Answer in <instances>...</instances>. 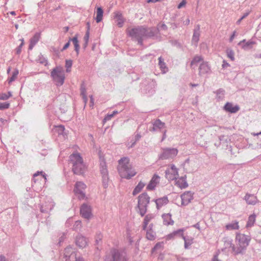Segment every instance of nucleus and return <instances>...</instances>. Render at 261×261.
<instances>
[{"label":"nucleus","instance_id":"9d476101","mask_svg":"<svg viewBox=\"0 0 261 261\" xmlns=\"http://www.w3.org/2000/svg\"><path fill=\"white\" fill-rule=\"evenodd\" d=\"M86 187V185L82 181H77L75 184L74 192L79 199H83L85 197L84 192Z\"/></svg>","mask_w":261,"mask_h":261},{"label":"nucleus","instance_id":"6ab92c4d","mask_svg":"<svg viewBox=\"0 0 261 261\" xmlns=\"http://www.w3.org/2000/svg\"><path fill=\"white\" fill-rule=\"evenodd\" d=\"M54 204L51 201L45 202L40 207V212L42 213H48L54 208Z\"/></svg>","mask_w":261,"mask_h":261},{"label":"nucleus","instance_id":"c85d7f7f","mask_svg":"<svg viewBox=\"0 0 261 261\" xmlns=\"http://www.w3.org/2000/svg\"><path fill=\"white\" fill-rule=\"evenodd\" d=\"M182 239L184 240V247L185 249H189L190 246L193 243V238L190 236H183Z\"/></svg>","mask_w":261,"mask_h":261},{"label":"nucleus","instance_id":"aec40b11","mask_svg":"<svg viewBox=\"0 0 261 261\" xmlns=\"http://www.w3.org/2000/svg\"><path fill=\"white\" fill-rule=\"evenodd\" d=\"M114 19L115 20L117 25L119 28H122L123 25L125 20L122 13L119 11L115 12Z\"/></svg>","mask_w":261,"mask_h":261},{"label":"nucleus","instance_id":"09e8293b","mask_svg":"<svg viewBox=\"0 0 261 261\" xmlns=\"http://www.w3.org/2000/svg\"><path fill=\"white\" fill-rule=\"evenodd\" d=\"M203 59L201 56H196L194 57L191 61V65H192L194 64L198 63L202 61Z\"/></svg>","mask_w":261,"mask_h":261},{"label":"nucleus","instance_id":"0eeeda50","mask_svg":"<svg viewBox=\"0 0 261 261\" xmlns=\"http://www.w3.org/2000/svg\"><path fill=\"white\" fill-rule=\"evenodd\" d=\"M178 152V149L175 148H162L161 152L158 155L159 160H165L172 159L176 156Z\"/></svg>","mask_w":261,"mask_h":261},{"label":"nucleus","instance_id":"603ef678","mask_svg":"<svg viewBox=\"0 0 261 261\" xmlns=\"http://www.w3.org/2000/svg\"><path fill=\"white\" fill-rule=\"evenodd\" d=\"M154 217V216L153 214H149L145 216L143 222H145V223H149V222Z\"/></svg>","mask_w":261,"mask_h":261},{"label":"nucleus","instance_id":"c9c22d12","mask_svg":"<svg viewBox=\"0 0 261 261\" xmlns=\"http://www.w3.org/2000/svg\"><path fill=\"white\" fill-rule=\"evenodd\" d=\"M256 215L255 214L251 215L249 217L247 222L246 227H252L255 222Z\"/></svg>","mask_w":261,"mask_h":261},{"label":"nucleus","instance_id":"79ce46f5","mask_svg":"<svg viewBox=\"0 0 261 261\" xmlns=\"http://www.w3.org/2000/svg\"><path fill=\"white\" fill-rule=\"evenodd\" d=\"M146 238L148 240H153L155 238V233L153 230H147Z\"/></svg>","mask_w":261,"mask_h":261},{"label":"nucleus","instance_id":"680f3d73","mask_svg":"<svg viewBox=\"0 0 261 261\" xmlns=\"http://www.w3.org/2000/svg\"><path fill=\"white\" fill-rule=\"evenodd\" d=\"M39 174H41L42 175V176L43 177H44V178L45 179H46V175L43 171H41V172L37 171L36 173H35L34 174V178H35L36 176H37Z\"/></svg>","mask_w":261,"mask_h":261},{"label":"nucleus","instance_id":"5fc2aeb1","mask_svg":"<svg viewBox=\"0 0 261 261\" xmlns=\"http://www.w3.org/2000/svg\"><path fill=\"white\" fill-rule=\"evenodd\" d=\"M82 227V222L81 221H76L73 226V229L75 230H78Z\"/></svg>","mask_w":261,"mask_h":261},{"label":"nucleus","instance_id":"a19ab883","mask_svg":"<svg viewBox=\"0 0 261 261\" xmlns=\"http://www.w3.org/2000/svg\"><path fill=\"white\" fill-rule=\"evenodd\" d=\"M40 37V34L39 33H36L35 35L32 37L30 40V42L33 43L34 44H36L39 41Z\"/></svg>","mask_w":261,"mask_h":261},{"label":"nucleus","instance_id":"8fccbe9b","mask_svg":"<svg viewBox=\"0 0 261 261\" xmlns=\"http://www.w3.org/2000/svg\"><path fill=\"white\" fill-rule=\"evenodd\" d=\"M37 61L41 64H45V65L47 64V60L41 54L38 56Z\"/></svg>","mask_w":261,"mask_h":261},{"label":"nucleus","instance_id":"338daca9","mask_svg":"<svg viewBox=\"0 0 261 261\" xmlns=\"http://www.w3.org/2000/svg\"><path fill=\"white\" fill-rule=\"evenodd\" d=\"M114 116H113V114H108L107 116H105V118L103 119L104 121H109L111 119L112 117Z\"/></svg>","mask_w":261,"mask_h":261},{"label":"nucleus","instance_id":"4d7b16f0","mask_svg":"<svg viewBox=\"0 0 261 261\" xmlns=\"http://www.w3.org/2000/svg\"><path fill=\"white\" fill-rule=\"evenodd\" d=\"M249 14V12H247L245 13L243 15V16H242L241 17V18L239 19L238 20V21L236 22L237 24H238V25L240 24L241 22V21L243 19H244V18H245L246 17H247L248 16Z\"/></svg>","mask_w":261,"mask_h":261},{"label":"nucleus","instance_id":"f704fd0d","mask_svg":"<svg viewBox=\"0 0 261 261\" xmlns=\"http://www.w3.org/2000/svg\"><path fill=\"white\" fill-rule=\"evenodd\" d=\"M100 174L108 173L106 162L104 160H102L100 163Z\"/></svg>","mask_w":261,"mask_h":261},{"label":"nucleus","instance_id":"423d86ee","mask_svg":"<svg viewBox=\"0 0 261 261\" xmlns=\"http://www.w3.org/2000/svg\"><path fill=\"white\" fill-rule=\"evenodd\" d=\"M150 202V197L146 192H144L138 196L137 208L139 211L138 213L143 217L147 210L148 204Z\"/></svg>","mask_w":261,"mask_h":261},{"label":"nucleus","instance_id":"0e129e2a","mask_svg":"<svg viewBox=\"0 0 261 261\" xmlns=\"http://www.w3.org/2000/svg\"><path fill=\"white\" fill-rule=\"evenodd\" d=\"M186 4V0H182L181 2L178 5L177 8L180 9L184 6H185Z\"/></svg>","mask_w":261,"mask_h":261},{"label":"nucleus","instance_id":"b1692460","mask_svg":"<svg viewBox=\"0 0 261 261\" xmlns=\"http://www.w3.org/2000/svg\"><path fill=\"white\" fill-rule=\"evenodd\" d=\"M244 199L246 200L247 203L250 205H255L257 201L256 196L253 194L248 193L245 196Z\"/></svg>","mask_w":261,"mask_h":261},{"label":"nucleus","instance_id":"e2e57ef3","mask_svg":"<svg viewBox=\"0 0 261 261\" xmlns=\"http://www.w3.org/2000/svg\"><path fill=\"white\" fill-rule=\"evenodd\" d=\"M70 40L69 39L68 40V41L64 44V46L61 49V51H63L66 50V49H67L69 47V46L70 45Z\"/></svg>","mask_w":261,"mask_h":261},{"label":"nucleus","instance_id":"13d9d810","mask_svg":"<svg viewBox=\"0 0 261 261\" xmlns=\"http://www.w3.org/2000/svg\"><path fill=\"white\" fill-rule=\"evenodd\" d=\"M24 45L23 42H21L20 44L16 48V53L17 55H19L21 52V48Z\"/></svg>","mask_w":261,"mask_h":261},{"label":"nucleus","instance_id":"c756f323","mask_svg":"<svg viewBox=\"0 0 261 261\" xmlns=\"http://www.w3.org/2000/svg\"><path fill=\"white\" fill-rule=\"evenodd\" d=\"M103 14V10L101 7H97L96 9V17L95 20L97 23L100 22L102 19Z\"/></svg>","mask_w":261,"mask_h":261},{"label":"nucleus","instance_id":"a211bd4d","mask_svg":"<svg viewBox=\"0 0 261 261\" xmlns=\"http://www.w3.org/2000/svg\"><path fill=\"white\" fill-rule=\"evenodd\" d=\"M75 243L79 248H84L87 244V239L81 234H78L76 237Z\"/></svg>","mask_w":261,"mask_h":261},{"label":"nucleus","instance_id":"4be33fe9","mask_svg":"<svg viewBox=\"0 0 261 261\" xmlns=\"http://www.w3.org/2000/svg\"><path fill=\"white\" fill-rule=\"evenodd\" d=\"M211 68L207 62H203L199 67V74L200 75L209 73Z\"/></svg>","mask_w":261,"mask_h":261},{"label":"nucleus","instance_id":"6e6552de","mask_svg":"<svg viewBox=\"0 0 261 261\" xmlns=\"http://www.w3.org/2000/svg\"><path fill=\"white\" fill-rule=\"evenodd\" d=\"M155 83L150 79L143 81L141 84V92L148 96L153 95L155 92Z\"/></svg>","mask_w":261,"mask_h":261},{"label":"nucleus","instance_id":"2eb2a0df","mask_svg":"<svg viewBox=\"0 0 261 261\" xmlns=\"http://www.w3.org/2000/svg\"><path fill=\"white\" fill-rule=\"evenodd\" d=\"M160 178V177L158 175L154 174L147 186V189L150 191L153 190L157 184L159 183Z\"/></svg>","mask_w":261,"mask_h":261},{"label":"nucleus","instance_id":"dca6fc26","mask_svg":"<svg viewBox=\"0 0 261 261\" xmlns=\"http://www.w3.org/2000/svg\"><path fill=\"white\" fill-rule=\"evenodd\" d=\"M153 127L150 129L151 132H156L157 130H161L163 128L166 127V125L164 122L161 121L159 119H156L152 122Z\"/></svg>","mask_w":261,"mask_h":261},{"label":"nucleus","instance_id":"49530a36","mask_svg":"<svg viewBox=\"0 0 261 261\" xmlns=\"http://www.w3.org/2000/svg\"><path fill=\"white\" fill-rule=\"evenodd\" d=\"M185 228H180L177 230H174L173 231V234L176 237H183L184 236V232L185 231Z\"/></svg>","mask_w":261,"mask_h":261},{"label":"nucleus","instance_id":"a878e982","mask_svg":"<svg viewBox=\"0 0 261 261\" xmlns=\"http://www.w3.org/2000/svg\"><path fill=\"white\" fill-rule=\"evenodd\" d=\"M70 40L72 42L74 46V50L76 55H78L80 52V46L77 39V35H75L72 38H70Z\"/></svg>","mask_w":261,"mask_h":261},{"label":"nucleus","instance_id":"473e14b6","mask_svg":"<svg viewBox=\"0 0 261 261\" xmlns=\"http://www.w3.org/2000/svg\"><path fill=\"white\" fill-rule=\"evenodd\" d=\"M237 221H234L231 223H229L226 225L227 230H237L239 229V225Z\"/></svg>","mask_w":261,"mask_h":261},{"label":"nucleus","instance_id":"2f4dec72","mask_svg":"<svg viewBox=\"0 0 261 261\" xmlns=\"http://www.w3.org/2000/svg\"><path fill=\"white\" fill-rule=\"evenodd\" d=\"M81 95L82 96L83 99L86 102L87 101V97L86 96V88L85 83L83 82L81 85L80 88Z\"/></svg>","mask_w":261,"mask_h":261},{"label":"nucleus","instance_id":"412c9836","mask_svg":"<svg viewBox=\"0 0 261 261\" xmlns=\"http://www.w3.org/2000/svg\"><path fill=\"white\" fill-rule=\"evenodd\" d=\"M153 201L155 202L156 208L158 210H159L163 205L167 204L169 202V200L167 196H165L163 197L156 199H153Z\"/></svg>","mask_w":261,"mask_h":261},{"label":"nucleus","instance_id":"9b49d317","mask_svg":"<svg viewBox=\"0 0 261 261\" xmlns=\"http://www.w3.org/2000/svg\"><path fill=\"white\" fill-rule=\"evenodd\" d=\"M75 252V249L70 246L65 248L63 252L64 261H73L76 258Z\"/></svg>","mask_w":261,"mask_h":261},{"label":"nucleus","instance_id":"a18cd8bd","mask_svg":"<svg viewBox=\"0 0 261 261\" xmlns=\"http://www.w3.org/2000/svg\"><path fill=\"white\" fill-rule=\"evenodd\" d=\"M226 53L228 58H229L231 61L234 60V53L232 49L230 48H227L226 50Z\"/></svg>","mask_w":261,"mask_h":261},{"label":"nucleus","instance_id":"de8ad7c7","mask_svg":"<svg viewBox=\"0 0 261 261\" xmlns=\"http://www.w3.org/2000/svg\"><path fill=\"white\" fill-rule=\"evenodd\" d=\"M72 65V61L71 60H66L65 61V67L67 72H69L71 71V68Z\"/></svg>","mask_w":261,"mask_h":261},{"label":"nucleus","instance_id":"20e7f679","mask_svg":"<svg viewBox=\"0 0 261 261\" xmlns=\"http://www.w3.org/2000/svg\"><path fill=\"white\" fill-rule=\"evenodd\" d=\"M69 160L72 163V171L76 175H83L86 170V167L79 153H73L69 156Z\"/></svg>","mask_w":261,"mask_h":261},{"label":"nucleus","instance_id":"cd10ccee","mask_svg":"<svg viewBox=\"0 0 261 261\" xmlns=\"http://www.w3.org/2000/svg\"><path fill=\"white\" fill-rule=\"evenodd\" d=\"M158 60L159 65L161 71L164 73H166L168 70V68L166 66V63L164 62V59L161 56L159 58Z\"/></svg>","mask_w":261,"mask_h":261},{"label":"nucleus","instance_id":"e433bc0d","mask_svg":"<svg viewBox=\"0 0 261 261\" xmlns=\"http://www.w3.org/2000/svg\"><path fill=\"white\" fill-rule=\"evenodd\" d=\"M157 27H155V28L158 29L159 30V31L160 32V30H164V31H166L168 29V27L164 23H162V22H159L158 24H157ZM159 37L156 39L157 40H161V36L160 35V34H159Z\"/></svg>","mask_w":261,"mask_h":261},{"label":"nucleus","instance_id":"f8f14e48","mask_svg":"<svg viewBox=\"0 0 261 261\" xmlns=\"http://www.w3.org/2000/svg\"><path fill=\"white\" fill-rule=\"evenodd\" d=\"M80 214L82 217L89 219L92 216L91 207L87 203H83L80 207Z\"/></svg>","mask_w":261,"mask_h":261},{"label":"nucleus","instance_id":"7ed1b4c3","mask_svg":"<svg viewBox=\"0 0 261 261\" xmlns=\"http://www.w3.org/2000/svg\"><path fill=\"white\" fill-rule=\"evenodd\" d=\"M119 167L118 170L121 178L130 179L137 173L129 163V159L127 157L122 158L118 161Z\"/></svg>","mask_w":261,"mask_h":261},{"label":"nucleus","instance_id":"58836bf2","mask_svg":"<svg viewBox=\"0 0 261 261\" xmlns=\"http://www.w3.org/2000/svg\"><path fill=\"white\" fill-rule=\"evenodd\" d=\"M224 245L225 246V249L227 248H231L232 253L233 254V246H235V245L232 243V240L230 239H226V240L224 241Z\"/></svg>","mask_w":261,"mask_h":261},{"label":"nucleus","instance_id":"c03bdc74","mask_svg":"<svg viewBox=\"0 0 261 261\" xmlns=\"http://www.w3.org/2000/svg\"><path fill=\"white\" fill-rule=\"evenodd\" d=\"M165 177L167 179H168L169 180H176L177 177L175 176H174V175H172L170 172V171L169 169H167L165 172Z\"/></svg>","mask_w":261,"mask_h":261},{"label":"nucleus","instance_id":"5701e85b","mask_svg":"<svg viewBox=\"0 0 261 261\" xmlns=\"http://www.w3.org/2000/svg\"><path fill=\"white\" fill-rule=\"evenodd\" d=\"M186 175L178 178L177 180H176L175 185L181 189L186 188L188 186V184L186 181Z\"/></svg>","mask_w":261,"mask_h":261},{"label":"nucleus","instance_id":"39448f33","mask_svg":"<svg viewBox=\"0 0 261 261\" xmlns=\"http://www.w3.org/2000/svg\"><path fill=\"white\" fill-rule=\"evenodd\" d=\"M50 76L57 87H60L64 83L65 73L61 66H56L53 68L50 72Z\"/></svg>","mask_w":261,"mask_h":261},{"label":"nucleus","instance_id":"4468645a","mask_svg":"<svg viewBox=\"0 0 261 261\" xmlns=\"http://www.w3.org/2000/svg\"><path fill=\"white\" fill-rule=\"evenodd\" d=\"M223 109L227 112L236 113L240 110V108L238 105H234L231 102H227L224 105Z\"/></svg>","mask_w":261,"mask_h":261},{"label":"nucleus","instance_id":"393cba45","mask_svg":"<svg viewBox=\"0 0 261 261\" xmlns=\"http://www.w3.org/2000/svg\"><path fill=\"white\" fill-rule=\"evenodd\" d=\"M172 215L170 213L163 214L162 218L163 220V224L165 225H173L174 223L171 218Z\"/></svg>","mask_w":261,"mask_h":261},{"label":"nucleus","instance_id":"4c0bfd02","mask_svg":"<svg viewBox=\"0 0 261 261\" xmlns=\"http://www.w3.org/2000/svg\"><path fill=\"white\" fill-rule=\"evenodd\" d=\"M64 130H65L64 126H63L62 125H58V126L55 125L53 129V131L57 133L58 134V135L62 134L63 133Z\"/></svg>","mask_w":261,"mask_h":261},{"label":"nucleus","instance_id":"f3484780","mask_svg":"<svg viewBox=\"0 0 261 261\" xmlns=\"http://www.w3.org/2000/svg\"><path fill=\"white\" fill-rule=\"evenodd\" d=\"M200 25L197 24L194 30L192 38V43L194 44L195 46H197L198 42L199 40V37L200 35Z\"/></svg>","mask_w":261,"mask_h":261},{"label":"nucleus","instance_id":"7c9ffc66","mask_svg":"<svg viewBox=\"0 0 261 261\" xmlns=\"http://www.w3.org/2000/svg\"><path fill=\"white\" fill-rule=\"evenodd\" d=\"M145 186V184L142 181H140L138 184L135 187V189L133 191V195L134 196L136 195L137 194L140 193L142 189Z\"/></svg>","mask_w":261,"mask_h":261},{"label":"nucleus","instance_id":"774afa93","mask_svg":"<svg viewBox=\"0 0 261 261\" xmlns=\"http://www.w3.org/2000/svg\"><path fill=\"white\" fill-rule=\"evenodd\" d=\"M175 236L173 234V233L172 232L166 236V240H170L173 239L175 238Z\"/></svg>","mask_w":261,"mask_h":261},{"label":"nucleus","instance_id":"bb28decb","mask_svg":"<svg viewBox=\"0 0 261 261\" xmlns=\"http://www.w3.org/2000/svg\"><path fill=\"white\" fill-rule=\"evenodd\" d=\"M254 44V42L252 41H248L246 42V40H243L240 41L238 45H241L242 48L244 49H248L252 48V45Z\"/></svg>","mask_w":261,"mask_h":261},{"label":"nucleus","instance_id":"864d4df0","mask_svg":"<svg viewBox=\"0 0 261 261\" xmlns=\"http://www.w3.org/2000/svg\"><path fill=\"white\" fill-rule=\"evenodd\" d=\"M215 93L216 94L217 96L218 97V98L221 99L222 97H221L220 95H222V97L224 96L225 94V90L222 88H220L218 89L216 92H215Z\"/></svg>","mask_w":261,"mask_h":261},{"label":"nucleus","instance_id":"37998d69","mask_svg":"<svg viewBox=\"0 0 261 261\" xmlns=\"http://www.w3.org/2000/svg\"><path fill=\"white\" fill-rule=\"evenodd\" d=\"M12 96V92L9 91L7 93H2L0 94V100H6Z\"/></svg>","mask_w":261,"mask_h":261},{"label":"nucleus","instance_id":"1a4fd4ad","mask_svg":"<svg viewBox=\"0 0 261 261\" xmlns=\"http://www.w3.org/2000/svg\"><path fill=\"white\" fill-rule=\"evenodd\" d=\"M111 253L113 261H127V253L124 249H113Z\"/></svg>","mask_w":261,"mask_h":261},{"label":"nucleus","instance_id":"ddd939ff","mask_svg":"<svg viewBox=\"0 0 261 261\" xmlns=\"http://www.w3.org/2000/svg\"><path fill=\"white\" fill-rule=\"evenodd\" d=\"M180 198L181 199V205L186 206L193 200V193L191 191H186L180 195Z\"/></svg>","mask_w":261,"mask_h":261},{"label":"nucleus","instance_id":"6e6d98bb","mask_svg":"<svg viewBox=\"0 0 261 261\" xmlns=\"http://www.w3.org/2000/svg\"><path fill=\"white\" fill-rule=\"evenodd\" d=\"M10 107V103L8 102H1L0 103V110H4L7 109Z\"/></svg>","mask_w":261,"mask_h":261},{"label":"nucleus","instance_id":"f03ea898","mask_svg":"<svg viewBox=\"0 0 261 261\" xmlns=\"http://www.w3.org/2000/svg\"><path fill=\"white\" fill-rule=\"evenodd\" d=\"M250 241V236L237 233L235 240L236 245L233 246V254L235 256L245 254Z\"/></svg>","mask_w":261,"mask_h":261},{"label":"nucleus","instance_id":"052dcab7","mask_svg":"<svg viewBox=\"0 0 261 261\" xmlns=\"http://www.w3.org/2000/svg\"><path fill=\"white\" fill-rule=\"evenodd\" d=\"M219 139L221 142H223L224 141L227 142L228 140H230L227 136H225L224 135L220 136L219 137Z\"/></svg>","mask_w":261,"mask_h":261},{"label":"nucleus","instance_id":"3c124183","mask_svg":"<svg viewBox=\"0 0 261 261\" xmlns=\"http://www.w3.org/2000/svg\"><path fill=\"white\" fill-rule=\"evenodd\" d=\"M89 39V32L88 31V30H87L86 33L84 37L85 42L83 44V47L84 48H86L88 45Z\"/></svg>","mask_w":261,"mask_h":261},{"label":"nucleus","instance_id":"69168bd1","mask_svg":"<svg viewBox=\"0 0 261 261\" xmlns=\"http://www.w3.org/2000/svg\"><path fill=\"white\" fill-rule=\"evenodd\" d=\"M161 244L160 243H156L152 249V251L153 252L161 247Z\"/></svg>","mask_w":261,"mask_h":261},{"label":"nucleus","instance_id":"f257e3e1","mask_svg":"<svg viewBox=\"0 0 261 261\" xmlns=\"http://www.w3.org/2000/svg\"><path fill=\"white\" fill-rule=\"evenodd\" d=\"M126 32L132 40L137 41L141 46L143 45L144 39H156L159 37V30L155 27L147 28L140 25L127 30Z\"/></svg>","mask_w":261,"mask_h":261},{"label":"nucleus","instance_id":"72a5a7b5","mask_svg":"<svg viewBox=\"0 0 261 261\" xmlns=\"http://www.w3.org/2000/svg\"><path fill=\"white\" fill-rule=\"evenodd\" d=\"M101 175L102 176V186L105 189H106L108 187V186H109V173L102 174Z\"/></svg>","mask_w":261,"mask_h":261},{"label":"nucleus","instance_id":"bf43d9fd","mask_svg":"<svg viewBox=\"0 0 261 261\" xmlns=\"http://www.w3.org/2000/svg\"><path fill=\"white\" fill-rule=\"evenodd\" d=\"M102 238V235L100 233H97L96 234V238H95V242L97 244H98L99 241H101Z\"/></svg>","mask_w":261,"mask_h":261},{"label":"nucleus","instance_id":"ea45409f","mask_svg":"<svg viewBox=\"0 0 261 261\" xmlns=\"http://www.w3.org/2000/svg\"><path fill=\"white\" fill-rule=\"evenodd\" d=\"M19 73V71L17 69H15L13 73H12V75H11V76L8 79V83L10 84V83H11L12 82L14 81L16 79V78L17 77L18 74Z\"/></svg>","mask_w":261,"mask_h":261}]
</instances>
